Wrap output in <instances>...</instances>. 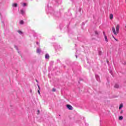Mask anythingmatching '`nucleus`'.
Returning <instances> with one entry per match:
<instances>
[{"instance_id":"nucleus-5","label":"nucleus","mask_w":126,"mask_h":126,"mask_svg":"<svg viewBox=\"0 0 126 126\" xmlns=\"http://www.w3.org/2000/svg\"><path fill=\"white\" fill-rule=\"evenodd\" d=\"M109 17H110V20H112L113 18V14H110Z\"/></svg>"},{"instance_id":"nucleus-22","label":"nucleus","mask_w":126,"mask_h":126,"mask_svg":"<svg viewBox=\"0 0 126 126\" xmlns=\"http://www.w3.org/2000/svg\"><path fill=\"white\" fill-rule=\"evenodd\" d=\"M39 113H40V111L38 110V114H39Z\"/></svg>"},{"instance_id":"nucleus-13","label":"nucleus","mask_w":126,"mask_h":126,"mask_svg":"<svg viewBox=\"0 0 126 126\" xmlns=\"http://www.w3.org/2000/svg\"><path fill=\"white\" fill-rule=\"evenodd\" d=\"M122 107H123V105L121 104L119 107V109L121 110Z\"/></svg>"},{"instance_id":"nucleus-11","label":"nucleus","mask_w":126,"mask_h":126,"mask_svg":"<svg viewBox=\"0 0 126 126\" xmlns=\"http://www.w3.org/2000/svg\"><path fill=\"white\" fill-rule=\"evenodd\" d=\"M21 4H22V6H23V7H25L26 5V3H21Z\"/></svg>"},{"instance_id":"nucleus-25","label":"nucleus","mask_w":126,"mask_h":126,"mask_svg":"<svg viewBox=\"0 0 126 126\" xmlns=\"http://www.w3.org/2000/svg\"><path fill=\"white\" fill-rule=\"evenodd\" d=\"M36 82H37L38 81L37 80H36Z\"/></svg>"},{"instance_id":"nucleus-14","label":"nucleus","mask_w":126,"mask_h":126,"mask_svg":"<svg viewBox=\"0 0 126 126\" xmlns=\"http://www.w3.org/2000/svg\"><path fill=\"white\" fill-rule=\"evenodd\" d=\"M123 120V116H120L119 117V120L122 121Z\"/></svg>"},{"instance_id":"nucleus-3","label":"nucleus","mask_w":126,"mask_h":126,"mask_svg":"<svg viewBox=\"0 0 126 126\" xmlns=\"http://www.w3.org/2000/svg\"><path fill=\"white\" fill-rule=\"evenodd\" d=\"M20 13L22 15H24L25 14V11L24 9H21V10H20Z\"/></svg>"},{"instance_id":"nucleus-23","label":"nucleus","mask_w":126,"mask_h":126,"mask_svg":"<svg viewBox=\"0 0 126 126\" xmlns=\"http://www.w3.org/2000/svg\"><path fill=\"white\" fill-rule=\"evenodd\" d=\"M59 116L60 117V116H61V115H59Z\"/></svg>"},{"instance_id":"nucleus-4","label":"nucleus","mask_w":126,"mask_h":126,"mask_svg":"<svg viewBox=\"0 0 126 126\" xmlns=\"http://www.w3.org/2000/svg\"><path fill=\"white\" fill-rule=\"evenodd\" d=\"M45 58H46V59H49V58H50L49 55L46 54V55H45Z\"/></svg>"},{"instance_id":"nucleus-1","label":"nucleus","mask_w":126,"mask_h":126,"mask_svg":"<svg viewBox=\"0 0 126 126\" xmlns=\"http://www.w3.org/2000/svg\"><path fill=\"white\" fill-rule=\"evenodd\" d=\"M112 32H113V33L114 35H117V34L119 33L120 31V25H117L116 27V30L114 27L112 28Z\"/></svg>"},{"instance_id":"nucleus-19","label":"nucleus","mask_w":126,"mask_h":126,"mask_svg":"<svg viewBox=\"0 0 126 126\" xmlns=\"http://www.w3.org/2000/svg\"><path fill=\"white\" fill-rule=\"evenodd\" d=\"M52 91H53V92H56V89L53 88V89H52Z\"/></svg>"},{"instance_id":"nucleus-2","label":"nucleus","mask_w":126,"mask_h":126,"mask_svg":"<svg viewBox=\"0 0 126 126\" xmlns=\"http://www.w3.org/2000/svg\"><path fill=\"white\" fill-rule=\"evenodd\" d=\"M66 107H67V109H68L69 110H73L72 106L70 105H67Z\"/></svg>"},{"instance_id":"nucleus-7","label":"nucleus","mask_w":126,"mask_h":126,"mask_svg":"<svg viewBox=\"0 0 126 126\" xmlns=\"http://www.w3.org/2000/svg\"><path fill=\"white\" fill-rule=\"evenodd\" d=\"M41 50L40 49H38L36 50V52H37V53L39 54L40 53H41Z\"/></svg>"},{"instance_id":"nucleus-17","label":"nucleus","mask_w":126,"mask_h":126,"mask_svg":"<svg viewBox=\"0 0 126 126\" xmlns=\"http://www.w3.org/2000/svg\"><path fill=\"white\" fill-rule=\"evenodd\" d=\"M112 37H113V38L114 39V40H115L116 41H118V39L115 38V36H112Z\"/></svg>"},{"instance_id":"nucleus-21","label":"nucleus","mask_w":126,"mask_h":126,"mask_svg":"<svg viewBox=\"0 0 126 126\" xmlns=\"http://www.w3.org/2000/svg\"><path fill=\"white\" fill-rule=\"evenodd\" d=\"M123 113V111L122 110V111H121L120 113H121V114H122Z\"/></svg>"},{"instance_id":"nucleus-16","label":"nucleus","mask_w":126,"mask_h":126,"mask_svg":"<svg viewBox=\"0 0 126 126\" xmlns=\"http://www.w3.org/2000/svg\"><path fill=\"white\" fill-rule=\"evenodd\" d=\"M94 33L95 35H98L99 34L98 32H97L96 31L94 32Z\"/></svg>"},{"instance_id":"nucleus-6","label":"nucleus","mask_w":126,"mask_h":126,"mask_svg":"<svg viewBox=\"0 0 126 126\" xmlns=\"http://www.w3.org/2000/svg\"><path fill=\"white\" fill-rule=\"evenodd\" d=\"M104 40H105L106 42H108L107 36L106 35H104Z\"/></svg>"},{"instance_id":"nucleus-8","label":"nucleus","mask_w":126,"mask_h":126,"mask_svg":"<svg viewBox=\"0 0 126 126\" xmlns=\"http://www.w3.org/2000/svg\"><path fill=\"white\" fill-rule=\"evenodd\" d=\"M38 89H39L38 90V94H41V93H40V91L41 90V89H40L39 85H38Z\"/></svg>"},{"instance_id":"nucleus-18","label":"nucleus","mask_w":126,"mask_h":126,"mask_svg":"<svg viewBox=\"0 0 126 126\" xmlns=\"http://www.w3.org/2000/svg\"><path fill=\"white\" fill-rule=\"evenodd\" d=\"M102 54V52L101 51H99V53H98L99 55H101Z\"/></svg>"},{"instance_id":"nucleus-12","label":"nucleus","mask_w":126,"mask_h":126,"mask_svg":"<svg viewBox=\"0 0 126 126\" xmlns=\"http://www.w3.org/2000/svg\"><path fill=\"white\" fill-rule=\"evenodd\" d=\"M13 7H17V3H14L12 5Z\"/></svg>"},{"instance_id":"nucleus-24","label":"nucleus","mask_w":126,"mask_h":126,"mask_svg":"<svg viewBox=\"0 0 126 126\" xmlns=\"http://www.w3.org/2000/svg\"><path fill=\"white\" fill-rule=\"evenodd\" d=\"M107 62L108 63V62H109L107 61Z\"/></svg>"},{"instance_id":"nucleus-20","label":"nucleus","mask_w":126,"mask_h":126,"mask_svg":"<svg viewBox=\"0 0 126 126\" xmlns=\"http://www.w3.org/2000/svg\"><path fill=\"white\" fill-rule=\"evenodd\" d=\"M103 33L104 36H105V32H103Z\"/></svg>"},{"instance_id":"nucleus-10","label":"nucleus","mask_w":126,"mask_h":126,"mask_svg":"<svg viewBox=\"0 0 126 126\" xmlns=\"http://www.w3.org/2000/svg\"><path fill=\"white\" fill-rule=\"evenodd\" d=\"M114 88L118 89V88H119V85H117V84H116V85L114 86Z\"/></svg>"},{"instance_id":"nucleus-15","label":"nucleus","mask_w":126,"mask_h":126,"mask_svg":"<svg viewBox=\"0 0 126 126\" xmlns=\"http://www.w3.org/2000/svg\"><path fill=\"white\" fill-rule=\"evenodd\" d=\"M17 32L19 34H23V32H22L21 31H18Z\"/></svg>"},{"instance_id":"nucleus-9","label":"nucleus","mask_w":126,"mask_h":126,"mask_svg":"<svg viewBox=\"0 0 126 126\" xmlns=\"http://www.w3.org/2000/svg\"><path fill=\"white\" fill-rule=\"evenodd\" d=\"M24 23V22L23 20H21V21H20V25H23Z\"/></svg>"}]
</instances>
